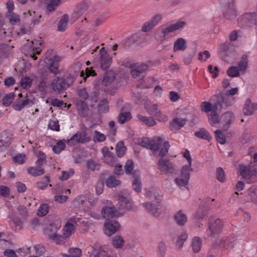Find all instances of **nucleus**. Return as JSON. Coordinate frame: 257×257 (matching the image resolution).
Masks as SVG:
<instances>
[{
  "mask_svg": "<svg viewBox=\"0 0 257 257\" xmlns=\"http://www.w3.org/2000/svg\"><path fill=\"white\" fill-rule=\"evenodd\" d=\"M146 196L152 200L151 202H146L143 204V206L148 211L156 217L159 216L160 214V210L161 207L160 201L161 196L157 193L155 189H152L146 192Z\"/></svg>",
  "mask_w": 257,
  "mask_h": 257,
  "instance_id": "1",
  "label": "nucleus"
},
{
  "mask_svg": "<svg viewBox=\"0 0 257 257\" xmlns=\"http://www.w3.org/2000/svg\"><path fill=\"white\" fill-rule=\"evenodd\" d=\"M224 100L221 94L213 95L209 101H204L201 104V109L204 112H217L223 108V102Z\"/></svg>",
  "mask_w": 257,
  "mask_h": 257,
  "instance_id": "2",
  "label": "nucleus"
},
{
  "mask_svg": "<svg viewBox=\"0 0 257 257\" xmlns=\"http://www.w3.org/2000/svg\"><path fill=\"white\" fill-rule=\"evenodd\" d=\"M239 27L248 29L257 26V5L255 11L253 12L244 13L237 19Z\"/></svg>",
  "mask_w": 257,
  "mask_h": 257,
  "instance_id": "3",
  "label": "nucleus"
},
{
  "mask_svg": "<svg viewBox=\"0 0 257 257\" xmlns=\"http://www.w3.org/2000/svg\"><path fill=\"white\" fill-rule=\"evenodd\" d=\"M41 44L38 40H35L28 42L22 48V52L32 60H36L37 59V55H40L42 51L40 47L38 46Z\"/></svg>",
  "mask_w": 257,
  "mask_h": 257,
  "instance_id": "4",
  "label": "nucleus"
},
{
  "mask_svg": "<svg viewBox=\"0 0 257 257\" xmlns=\"http://www.w3.org/2000/svg\"><path fill=\"white\" fill-rule=\"evenodd\" d=\"M232 114L233 113H210L208 115V118L212 126L219 123L227 129L231 123Z\"/></svg>",
  "mask_w": 257,
  "mask_h": 257,
  "instance_id": "5",
  "label": "nucleus"
},
{
  "mask_svg": "<svg viewBox=\"0 0 257 257\" xmlns=\"http://www.w3.org/2000/svg\"><path fill=\"white\" fill-rule=\"evenodd\" d=\"M61 225L56 223L50 224L46 230V234L48 238L60 244L63 241V236L58 232Z\"/></svg>",
  "mask_w": 257,
  "mask_h": 257,
  "instance_id": "6",
  "label": "nucleus"
},
{
  "mask_svg": "<svg viewBox=\"0 0 257 257\" xmlns=\"http://www.w3.org/2000/svg\"><path fill=\"white\" fill-rule=\"evenodd\" d=\"M44 61L51 72L55 75L59 73V64L61 61L60 57L56 55L50 56V53L47 52L45 55Z\"/></svg>",
  "mask_w": 257,
  "mask_h": 257,
  "instance_id": "7",
  "label": "nucleus"
},
{
  "mask_svg": "<svg viewBox=\"0 0 257 257\" xmlns=\"http://www.w3.org/2000/svg\"><path fill=\"white\" fill-rule=\"evenodd\" d=\"M162 143V140L160 137L157 138V140H150L148 138H143L138 141V144L146 149L152 151H157Z\"/></svg>",
  "mask_w": 257,
  "mask_h": 257,
  "instance_id": "8",
  "label": "nucleus"
},
{
  "mask_svg": "<svg viewBox=\"0 0 257 257\" xmlns=\"http://www.w3.org/2000/svg\"><path fill=\"white\" fill-rule=\"evenodd\" d=\"M223 227V222L219 218H212L208 223V231H209V235L212 237H215L216 235L220 233Z\"/></svg>",
  "mask_w": 257,
  "mask_h": 257,
  "instance_id": "9",
  "label": "nucleus"
},
{
  "mask_svg": "<svg viewBox=\"0 0 257 257\" xmlns=\"http://www.w3.org/2000/svg\"><path fill=\"white\" fill-rule=\"evenodd\" d=\"M223 17L227 20L234 19L237 16V11L233 0H227L222 9Z\"/></svg>",
  "mask_w": 257,
  "mask_h": 257,
  "instance_id": "10",
  "label": "nucleus"
},
{
  "mask_svg": "<svg viewBox=\"0 0 257 257\" xmlns=\"http://www.w3.org/2000/svg\"><path fill=\"white\" fill-rule=\"evenodd\" d=\"M125 67L131 68V73L133 78L139 77L142 73L145 72L148 69V66L145 63L127 64H124Z\"/></svg>",
  "mask_w": 257,
  "mask_h": 257,
  "instance_id": "11",
  "label": "nucleus"
},
{
  "mask_svg": "<svg viewBox=\"0 0 257 257\" xmlns=\"http://www.w3.org/2000/svg\"><path fill=\"white\" fill-rule=\"evenodd\" d=\"M70 85L67 80L62 78L57 77L53 79L51 83L52 89L57 92L66 89Z\"/></svg>",
  "mask_w": 257,
  "mask_h": 257,
  "instance_id": "12",
  "label": "nucleus"
},
{
  "mask_svg": "<svg viewBox=\"0 0 257 257\" xmlns=\"http://www.w3.org/2000/svg\"><path fill=\"white\" fill-rule=\"evenodd\" d=\"M105 234L110 236L119 230L121 227L120 223L115 220H110L105 222L104 224Z\"/></svg>",
  "mask_w": 257,
  "mask_h": 257,
  "instance_id": "13",
  "label": "nucleus"
},
{
  "mask_svg": "<svg viewBox=\"0 0 257 257\" xmlns=\"http://www.w3.org/2000/svg\"><path fill=\"white\" fill-rule=\"evenodd\" d=\"M158 168L164 173H172L174 171L173 164L169 160L163 158L159 160Z\"/></svg>",
  "mask_w": 257,
  "mask_h": 257,
  "instance_id": "14",
  "label": "nucleus"
},
{
  "mask_svg": "<svg viewBox=\"0 0 257 257\" xmlns=\"http://www.w3.org/2000/svg\"><path fill=\"white\" fill-rule=\"evenodd\" d=\"M101 59L100 65L103 70H106L109 68L112 63V58L107 53L104 48L99 50Z\"/></svg>",
  "mask_w": 257,
  "mask_h": 257,
  "instance_id": "15",
  "label": "nucleus"
},
{
  "mask_svg": "<svg viewBox=\"0 0 257 257\" xmlns=\"http://www.w3.org/2000/svg\"><path fill=\"white\" fill-rule=\"evenodd\" d=\"M240 175L243 179H249L257 173L256 169H252L249 166H245L242 164L239 167Z\"/></svg>",
  "mask_w": 257,
  "mask_h": 257,
  "instance_id": "16",
  "label": "nucleus"
},
{
  "mask_svg": "<svg viewBox=\"0 0 257 257\" xmlns=\"http://www.w3.org/2000/svg\"><path fill=\"white\" fill-rule=\"evenodd\" d=\"M187 119L175 117L170 122V130L174 132L179 131L187 122Z\"/></svg>",
  "mask_w": 257,
  "mask_h": 257,
  "instance_id": "17",
  "label": "nucleus"
},
{
  "mask_svg": "<svg viewBox=\"0 0 257 257\" xmlns=\"http://www.w3.org/2000/svg\"><path fill=\"white\" fill-rule=\"evenodd\" d=\"M90 141L89 138H83L81 133H77L70 139L67 141V144L69 146H73L77 143H84Z\"/></svg>",
  "mask_w": 257,
  "mask_h": 257,
  "instance_id": "18",
  "label": "nucleus"
},
{
  "mask_svg": "<svg viewBox=\"0 0 257 257\" xmlns=\"http://www.w3.org/2000/svg\"><path fill=\"white\" fill-rule=\"evenodd\" d=\"M11 144V136L10 133L7 131L3 132L0 134V148H6Z\"/></svg>",
  "mask_w": 257,
  "mask_h": 257,
  "instance_id": "19",
  "label": "nucleus"
},
{
  "mask_svg": "<svg viewBox=\"0 0 257 257\" xmlns=\"http://www.w3.org/2000/svg\"><path fill=\"white\" fill-rule=\"evenodd\" d=\"M243 108L246 112L257 111V102H254L250 98H248L245 101Z\"/></svg>",
  "mask_w": 257,
  "mask_h": 257,
  "instance_id": "20",
  "label": "nucleus"
},
{
  "mask_svg": "<svg viewBox=\"0 0 257 257\" xmlns=\"http://www.w3.org/2000/svg\"><path fill=\"white\" fill-rule=\"evenodd\" d=\"M119 206L118 209L121 210L125 209L127 210L130 209L132 207V203L130 200L125 197L123 195H120L118 198Z\"/></svg>",
  "mask_w": 257,
  "mask_h": 257,
  "instance_id": "21",
  "label": "nucleus"
},
{
  "mask_svg": "<svg viewBox=\"0 0 257 257\" xmlns=\"http://www.w3.org/2000/svg\"><path fill=\"white\" fill-rule=\"evenodd\" d=\"M187 48L186 41L182 38H179L174 42L173 51L177 52L178 51H184Z\"/></svg>",
  "mask_w": 257,
  "mask_h": 257,
  "instance_id": "22",
  "label": "nucleus"
},
{
  "mask_svg": "<svg viewBox=\"0 0 257 257\" xmlns=\"http://www.w3.org/2000/svg\"><path fill=\"white\" fill-rule=\"evenodd\" d=\"M41 166L38 165L36 167H29L27 169V172L34 177L41 176L45 173V170Z\"/></svg>",
  "mask_w": 257,
  "mask_h": 257,
  "instance_id": "23",
  "label": "nucleus"
},
{
  "mask_svg": "<svg viewBox=\"0 0 257 257\" xmlns=\"http://www.w3.org/2000/svg\"><path fill=\"white\" fill-rule=\"evenodd\" d=\"M174 219L178 225L182 226L186 223L187 217L182 210H179L175 215Z\"/></svg>",
  "mask_w": 257,
  "mask_h": 257,
  "instance_id": "24",
  "label": "nucleus"
},
{
  "mask_svg": "<svg viewBox=\"0 0 257 257\" xmlns=\"http://www.w3.org/2000/svg\"><path fill=\"white\" fill-rule=\"evenodd\" d=\"M108 248L106 246H102L99 248L98 251L94 250L89 257H110L107 253Z\"/></svg>",
  "mask_w": 257,
  "mask_h": 257,
  "instance_id": "25",
  "label": "nucleus"
},
{
  "mask_svg": "<svg viewBox=\"0 0 257 257\" xmlns=\"http://www.w3.org/2000/svg\"><path fill=\"white\" fill-rule=\"evenodd\" d=\"M101 214L104 218L108 219L113 218L115 215V211L113 207L105 206L101 210Z\"/></svg>",
  "mask_w": 257,
  "mask_h": 257,
  "instance_id": "26",
  "label": "nucleus"
},
{
  "mask_svg": "<svg viewBox=\"0 0 257 257\" xmlns=\"http://www.w3.org/2000/svg\"><path fill=\"white\" fill-rule=\"evenodd\" d=\"M30 102V100L28 98H26L24 100H17L13 104V107L16 110L21 111L23 108L29 105Z\"/></svg>",
  "mask_w": 257,
  "mask_h": 257,
  "instance_id": "27",
  "label": "nucleus"
},
{
  "mask_svg": "<svg viewBox=\"0 0 257 257\" xmlns=\"http://www.w3.org/2000/svg\"><path fill=\"white\" fill-rule=\"evenodd\" d=\"M115 73L112 71H109L105 73L102 81V84L105 86L109 85L115 79Z\"/></svg>",
  "mask_w": 257,
  "mask_h": 257,
  "instance_id": "28",
  "label": "nucleus"
},
{
  "mask_svg": "<svg viewBox=\"0 0 257 257\" xmlns=\"http://www.w3.org/2000/svg\"><path fill=\"white\" fill-rule=\"evenodd\" d=\"M248 65V55L244 54L242 55L241 60L238 64V68L241 72L244 73Z\"/></svg>",
  "mask_w": 257,
  "mask_h": 257,
  "instance_id": "29",
  "label": "nucleus"
},
{
  "mask_svg": "<svg viewBox=\"0 0 257 257\" xmlns=\"http://www.w3.org/2000/svg\"><path fill=\"white\" fill-rule=\"evenodd\" d=\"M194 135L199 139L206 140L208 141H210L212 138L209 132L204 128H201L199 131L194 133Z\"/></svg>",
  "mask_w": 257,
  "mask_h": 257,
  "instance_id": "30",
  "label": "nucleus"
},
{
  "mask_svg": "<svg viewBox=\"0 0 257 257\" xmlns=\"http://www.w3.org/2000/svg\"><path fill=\"white\" fill-rule=\"evenodd\" d=\"M69 17L67 15H64L60 20L58 24V30L59 31H64L67 27Z\"/></svg>",
  "mask_w": 257,
  "mask_h": 257,
  "instance_id": "31",
  "label": "nucleus"
},
{
  "mask_svg": "<svg viewBox=\"0 0 257 257\" xmlns=\"http://www.w3.org/2000/svg\"><path fill=\"white\" fill-rule=\"evenodd\" d=\"M137 117L140 121L148 126H154L156 123L154 118L152 117L145 116L140 114H138Z\"/></svg>",
  "mask_w": 257,
  "mask_h": 257,
  "instance_id": "32",
  "label": "nucleus"
},
{
  "mask_svg": "<svg viewBox=\"0 0 257 257\" xmlns=\"http://www.w3.org/2000/svg\"><path fill=\"white\" fill-rule=\"evenodd\" d=\"M247 193L251 202L257 203V186L252 185L247 190Z\"/></svg>",
  "mask_w": 257,
  "mask_h": 257,
  "instance_id": "33",
  "label": "nucleus"
},
{
  "mask_svg": "<svg viewBox=\"0 0 257 257\" xmlns=\"http://www.w3.org/2000/svg\"><path fill=\"white\" fill-rule=\"evenodd\" d=\"M75 227L74 225L72 223H70L69 222H67L65 225L63 230V239L64 238H67L69 237L72 233L74 231Z\"/></svg>",
  "mask_w": 257,
  "mask_h": 257,
  "instance_id": "34",
  "label": "nucleus"
},
{
  "mask_svg": "<svg viewBox=\"0 0 257 257\" xmlns=\"http://www.w3.org/2000/svg\"><path fill=\"white\" fill-rule=\"evenodd\" d=\"M192 171L193 169L191 168V165H184L181 170L180 177L189 180L190 178V172Z\"/></svg>",
  "mask_w": 257,
  "mask_h": 257,
  "instance_id": "35",
  "label": "nucleus"
},
{
  "mask_svg": "<svg viewBox=\"0 0 257 257\" xmlns=\"http://www.w3.org/2000/svg\"><path fill=\"white\" fill-rule=\"evenodd\" d=\"M112 242L113 246L115 248H121L125 243L123 238L120 235L114 236L112 238Z\"/></svg>",
  "mask_w": 257,
  "mask_h": 257,
  "instance_id": "36",
  "label": "nucleus"
},
{
  "mask_svg": "<svg viewBox=\"0 0 257 257\" xmlns=\"http://www.w3.org/2000/svg\"><path fill=\"white\" fill-rule=\"evenodd\" d=\"M132 117V113H119L117 117V122L122 124L130 121Z\"/></svg>",
  "mask_w": 257,
  "mask_h": 257,
  "instance_id": "37",
  "label": "nucleus"
},
{
  "mask_svg": "<svg viewBox=\"0 0 257 257\" xmlns=\"http://www.w3.org/2000/svg\"><path fill=\"white\" fill-rule=\"evenodd\" d=\"M202 240L200 237L195 236L192 239V246L194 252H198L201 248Z\"/></svg>",
  "mask_w": 257,
  "mask_h": 257,
  "instance_id": "38",
  "label": "nucleus"
},
{
  "mask_svg": "<svg viewBox=\"0 0 257 257\" xmlns=\"http://www.w3.org/2000/svg\"><path fill=\"white\" fill-rule=\"evenodd\" d=\"M35 154L38 158L36 164L38 166H42L46 163V156L41 151H36Z\"/></svg>",
  "mask_w": 257,
  "mask_h": 257,
  "instance_id": "39",
  "label": "nucleus"
},
{
  "mask_svg": "<svg viewBox=\"0 0 257 257\" xmlns=\"http://www.w3.org/2000/svg\"><path fill=\"white\" fill-rule=\"evenodd\" d=\"M98 112H108L109 111V106L108 101L106 99H103L101 100L98 105Z\"/></svg>",
  "mask_w": 257,
  "mask_h": 257,
  "instance_id": "40",
  "label": "nucleus"
},
{
  "mask_svg": "<svg viewBox=\"0 0 257 257\" xmlns=\"http://www.w3.org/2000/svg\"><path fill=\"white\" fill-rule=\"evenodd\" d=\"M106 186L109 188H113L119 185L120 181L117 180L114 176H110L105 181Z\"/></svg>",
  "mask_w": 257,
  "mask_h": 257,
  "instance_id": "41",
  "label": "nucleus"
},
{
  "mask_svg": "<svg viewBox=\"0 0 257 257\" xmlns=\"http://www.w3.org/2000/svg\"><path fill=\"white\" fill-rule=\"evenodd\" d=\"M13 48L8 44H2L0 48V54L4 57H7L11 53Z\"/></svg>",
  "mask_w": 257,
  "mask_h": 257,
  "instance_id": "42",
  "label": "nucleus"
},
{
  "mask_svg": "<svg viewBox=\"0 0 257 257\" xmlns=\"http://www.w3.org/2000/svg\"><path fill=\"white\" fill-rule=\"evenodd\" d=\"M61 0H50L47 5V10L49 12L54 11L60 4Z\"/></svg>",
  "mask_w": 257,
  "mask_h": 257,
  "instance_id": "43",
  "label": "nucleus"
},
{
  "mask_svg": "<svg viewBox=\"0 0 257 257\" xmlns=\"http://www.w3.org/2000/svg\"><path fill=\"white\" fill-rule=\"evenodd\" d=\"M126 147L124 146L123 142L122 141L118 142L116 146V153L118 157L123 156Z\"/></svg>",
  "mask_w": 257,
  "mask_h": 257,
  "instance_id": "44",
  "label": "nucleus"
},
{
  "mask_svg": "<svg viewBox=\"0 0 257 257\" xmlns=\"http://www.w3.org/2000/svg\"><path fill=\"white\" fill-rule=\"evenodd\" d=\"M188 237L187 234L185 232L182 233L177 238L176 245L178 248L181 249Z\"/></svg>",
  "mask_w": 257,
  "mask_h": 257,
  "instance_id": "45",
  "label": "nucleus"
},
{
  "mask_svg": "<svg viewBox=\"0 0 257 257\" xmlns=\"http://www.w3.org/2000/svg\"><path fill=\"white\" fill-rule=\"evenodd\" d=\"M32 82L33 80L30 77L26 76L22 78L20 81V85L23 88L28 89L31 87Z\"/></svg>",
  "mask_w": 257,
  "mask_h": 257,
  "instance_id": "46",
  "label": "nucleus"
},
{
  "mask_svg": "<svg viewBox=\"0 0 257 257\" xmlns=\"http://www.w3.org/2000/svg\"><path fill=\"white\" fill-rule=\"evenodd\" d=\"M86 167L88 169L91 171L98 170L99 169L100 165L94 160L89 159L87 161Z\"/></svg>",
  "mask_w": 257,
  "mask_h": 257,
  "instance_id": "47",
  "label": "nucleus"
},
{
  "mask_svg": "<svg viewBox=\"0 0 257 257\" xmlns=\"http://www.w3.org/2000/svg\"><path fill=\"white\" fill-rule=\"evenodd\" d=\"M66 145L62 141H59L57 144L53 146L52 150L56 154H59L62 151L65 149Z\"/></svg>",
  "mask_w": 257,
  "mask_h": 257,
  "instance_id": "48",
  "label": "nucleus"
},
{
  "mask_svg": "<svg viewBox=\"0 0 257 257\" xmlns=\"http://www.w3.org/2000/svg\"><path fill=\"white\" fill-rule=\"evenodd\" d=\"M220 94H221L223 98L224 99H225L223 100V108H224L225 107L231 105L233 103L234 100L233 97L229 95H226L225 94L224 96L223 94L221 92H219L217 95Z\"/></svg>",
  "mask_w": 257,
  "mask_h": 257,
  "instance_id": "49",
  "label": "nucleus"
},
{
  "mask_svg": "<svg viewBox=\"0 0 257 257\" xmlns=\"http://www.w3.org/2000/svg\"><path fill=\"white\" fill-rule=\"evenodd\" d=\"M227 75L230 77H235L239 76V70L236 66H231L227 71Z\"/></svg>",
  "mask_w": 257,
  "mask_h": 257,
  "instance_id": "50",
  "label": "nucleus"
},
{
  "mask_svg": "<svg viewBox=\"0 0 257 257\" xmlns=\"http://www.w3.org/2000/svg\"><path fill=\"white\" fill-rule=\"evenodd\" d=\"M132 187L137 192H141L142 190V183L140 179L135 177L132 183Z\"/></svg>",
  "mask_w": 257,
  "mask_h": 257,
  "instance_id": "51",
  "label": "nucleus"
},
{
  "mask_svg": "<svg viewBox=\"0 0 257 257\" xmlns=\"http://www.w3.org/2000/svg\"><path fill=\"white\" fill-rule=\"evenodd\" d=\"M49 127L53 131H59L60 130L58 120L54 117V115H53L52 118L49 121Z\"/></svg>",
  "mask_w": 257,
  "mask_h": 257,
  "instance_id": "52",
  "label": "nucleus"
},
{
  "mask_svg": "<svg viewBox=\"0 0 257 257\" xmlns=\"http://www.w3.org/2000/svg\"><path fill=\"white\" fill-rule=\"evenodd\" d=\"M216 141L221 144L225 143L226 140L224 135L221 130H217L215 131Z\"/></svg>",
  "mask_w": 257,
  "mask_h": 257,
  "instance_id": "53",
  "label": "nucleus"
},
{
  "mask_svg": "<svg viewBox=\"0 0 257 257\" xmlns=\"http://www.w3.org/2000/svg\"><path fill=\"white\" fill-rule=\"evenodd\" d=\"M48 209L49 206L47 204H41L38 210V215L41 217L44 216L48 213Z\"/></svg>",
  "mask_w": 257,
  "mask_h": 257,
  "instance_id": "54",
  "label": "nucleus"
},
{
  "mask_svg": "<svg viewBox=\"0 0 257 257\" xmlns=\"http://www.w3.org/2000/svg\"><path fill=\"white\" fill-rule=\"evenodd\" d=\"M134 162L131 160H128L124 165L125 172L127 175H131L133 173L134 170Z\"/></svg>",
  "mask_w": 257,
  "mask_h": 257,
  "instance_id": "55",
  "label": "nucleus"
},
{
  "mask_svg": "<svg viewBox=\"0 0 257 257\" xmlns=\"http://www.w3.org/2000/svg\"><path fill=\"white\" fill-rule=\"evenodd\" d=\"M216 177L219 181L221 182H225V173L222 168L218 167L216 169Z\"/></svg>",
  "mask_w": 257,
  "mask_h": 257,
  "instance_id": "56",
  "label": "nucleus"
},
{
  "mask_svg": "<svg viewBox=\"0 0 257 257\" xmlns=\"http://www.w3.org/2000/svg\"><path fill=\"white\" fill-rule=\"evenodd\" d=\"M14 98V93H10L5 95L3 99V104L6 106H9L13 102Z\"/></svg>",
  "mask_w": 257,
  "mask_h": 257,
  "instance_id": "57",
  "label": "nucleus"
},
{
  "mask_svg": "<svg viewBox=\"0 0 257 257\" xmlns=\"http://www.w3.org/2000/svg\"><path fill=\"white\" fill-rule=\"evenodd\" d=\"M74 173V170L73 168L69 169L68 171H63L62 172V175L59 177V179L61 180H67Z\"/></svg>",
  "mask_w": 257,
  "mask_h": 257,
  "instance_id": "58",
  "label": "nucleus"
},
{
  "mask_svg": "<svg viewBox=\"0 0 257 257\" xmlns=\"http://www.w3.org/2000/svg\"><path fill=\"white\" fill-rule=\"evenodd\" d=\"M7 17L9 19L10 22L13 24H15L20 22L19 16L14 13H7Z\"/></svg>",
  "mask_w": 257,
  "mask_h": 257,
  "instance_id": "59",
  "label": "nucleus"
},
{
  "mask_svg": "<svg viewBox=\"0 0 257 257\" xmlns=\"http://www.w3.org/2000/svg\"><path fill=\"white\" fill-rule=\"evenodd\" d=\"M96 75V74L95 71L92 68H89L88 67L86 68L85 73H84L83 70L80 73L81 77H84L85 75V77L84 78L85 80L87 77H89L90 76H94Z\"/></svg>",
  "mask_w": 257,
  "mask_h": 257,
  "instance_id": "60",
  "label": "nucleus"
},
{
  "mask_svg": "<svg viewBox=\"0 0 257 257\" xmlns=\"http://www.w3.org/2000/svg\"><path fill=\"white\" fill-rule=\"evenodd\" d=\"M170 147V145L169 142H165L163 145L162 147L161 148L160 151L159 153V156L161 157H163L166 155L167 153L168 152V150Z\"/></svg>",
  "mask_w": 257,
  "mask_h": 257,
  "instance_id": "61",
  "label": "nucleus"
},
{
  "mask_svg": "<svg viewBox=\"0 0 257 257\" xmlns=\"http://www.w3.org/2000/svg\"><path fill=\"white\" fill-rule=\"evenodd\" d=\"M205 215L206 214L204 212V209L200 207L195 213L194 217L197 221H199L203 220Z\"/></svg>",
  "mask_w": 257,
  "mask_h": 257,
  "instance_id": "62",
  "label": "nucleus"
},
{
  "mask_svg": "<svg viewBox=\"0 0 257 257\" xmlns=\"http://www.w3.org/2000/svg\"><path fill=\"white\" fill-rule=\"evenodd\" d=\"M210 57V54L207 50L200 52L198 54V60L201 62H205Z\"/></svg>",
  "mask_w": 257,
  "mask_h": 257,
  "instance_id": "63",
  "label": "nucleus"
},
{
  "mask_svg": "<svg viewBox=\"0 0 257 257\" xmlns=\"http://www.w3.org/2000/svg\"><path fill=\"white\" fill-rule=\"evenodd\" d=\"M68 252L71 255V257H81L82 255V250L79 248H70Z\"/></svg>",
  "mask_w": 257,
  "mask_h": 257,
  "instance_id": "64",
  "label": "nucleus"
}]
</instances>
